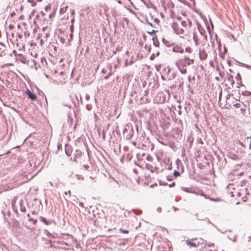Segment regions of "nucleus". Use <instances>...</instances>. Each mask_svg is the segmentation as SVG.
I'll return each mask as SVG.
<instances>
[{
	"label": "nucleus",
	"instance_id": "nucleus-1",
	"mask_svg": "<svg viewBox=\"0 0 251 251\" xmlns=\"http://www.w3.org/2000/svg\"><path fill=\"white\" fill-rule=\"evenodd\" d=\"M192 22L189 20L182 21L180 25L173 23L172 27L174 32L180 37L187 38L190 36L192 30Z\"/></svg>",
	"mask_w": 251,
	"mask_h": 251
},
{
	"label": "nucleus",
	"instance_id": "nucleus-2",
	"mask_svg": "<svg viewBox=\"0 0 251 251\" xmlns=\"http://www.w3.org/2000/svg\"><path fill=\"white\" fill-rule=\"evenodd\" d=\"M194 63V60L193 59H190L187 56H184L179 58V59L176 61V64L181 73L183 74H185L187 73V70L185 67L193 64Z\"/></svg>",
	"mask_w": 251,
	"mask_h": 251
},
{
	"label": "nucleus",
	"instance_id": "nucleus-3",
	"mask_svg": "<svg viewBox=\"0 0 251 251\" xmlns=\"http://www.w3.org/2000/svg\"><path fill=\"white\" fill-rule=\"evenodd\" d=\"M208 54L206 50L204 48L199 49V57L201 61L205 60L207 59Z\"/></svg>",
	"mask_w": 251,
	"mask_h": 251
},
{
	"label": "nucleus",
	"instance_id": "nucleus-4",
	"mask_svg": "<svg viewBox=\"0 0 251 251\" xmlns=\"http://www.w3.org/2000/svg\"><path fill=\"white\" fill-rule=\"evenodd\" d=\"M25 94L27 95L28 98L33 100H35L37 99V96L35 94L31 93L28 89H26L25 92Z\"/></svg>",
	"mask_w": 251,
	"mask_h": 251
},
{
	"label": "nucleus",
	"instance_id": "nucleus-5",
	"mask_svg": "<svg viewBox=\"0 0 251 251\" xmlns=\"http://www.w3.org/2000/svg\"><path fill=\"white\" fill-rule=\"evenodd\" d=\"M173 51L176 53H182L184 51L183 49L179 46H176L173 48Z\"/></svg>",
	"mask_w": 251,
	"mask_h": 251
},
{
	"label": "nucleus",
	"instance_id": "nucleus-6",
	"mask_svg": "<svg viewBox=\"0 0 251 251\" xmlns=\"http://www.w3.org/2000/svg\"><path fill=\"white\" fill-rule=\"evenodd\" d=\"M8 171L6 169H2L0 171V177L3 176L4 177V179H6L8 176H7V173Z\"/></svg>",
	"mask_w": 251,
	"mask_h": 251
},
{
	"label": "nucleus",
	"instance_id": "nucleus-7",
	"mask_svg": "<svg viewBox=\"0 0 251 251\" xmlns=\"http://www.w3.org/2000/svg\"><path fill=\"white\" fill-rule=\"evenodd\" d=\"M193 39L197 46L200 45L201 43L200 42V38L196 34L193 35Z\"/></svg>",
	"mask_w": 251,
	"mask_h": 251
},
{
	"label": "nucleus",
	"instance_id": "nucleus-8",
	"mask_svg": "<svg viewBox=\"0 0 251 251\" xmlns=\"http://www.w3.org/2000/svg\"><path fill=\"white\" fill-rule=\"evenodd\" d=\"M186 244L191 247H197L198 246V244H196L190 240H187L186 241Z\"/></svg>",
	"mask_w": 251,
	"mask_h": 251
},
{
	"label": "nucleus",
	"instance_id": "nucleus-9",
	"mask_svg": "<svg viewBox=\"0 0 251 251\" xmlns=\"http://www.w3.org/2000/svg\"><path fill=\"white\" fill-rule=\"evenodd\" d=\"M40 221L41 222H42L43 223H44L46 225H49V223L47 221V220L44 217H41Z\"/></svg>",
	"mask_w": 251,
	"mask_h": 251
},
{
	"label": "nucleus",
	"instance_id": "nucleus-10",
	"mask_svg": "<svg viewBox=\"0 0 251 251\" xmlns=\"http://www.w3.org/2000/svg\"><path fill=\"white\" fill-rule=\"evenodd\" d=\"M68 8V6H66L64 7H62L61 9H60V13L61 14H63L64 13H65L66 12V10Z\"/></svg>",
	"mask_w": 251,
	"mask_h": 251
},
{
	"label": "nucleus",
	"instance_id": "nucleus-11",
	"mask_svg": "<svg viewBox=\"0 0 251 251\" xmlns=\"http://www.w3.org/2000/svg\"><path fill=\"white\" fill-rule=\"evenodd\" d=\"M119 230L121 233H123L124 234H127L129 233V231L128 230L124 229L123 228H120L119 229Z\"/></svg>",
	"mask_w": 251,
	"mask_h": 251
},
{
	"label": "nucleus",
	"instance_id": "nucleus-12",
	"mask_svg": "<svg viewBox=\"0 0 251 251\" xmlns=\"http://www.w3.org/2000/svg\"><path fill=\"white\" fill-rule=\"evenodd\" d=\"M28 220H29V221L32 222V223H33L34 225H36L37 222V220H36V219H32V218H29Z\"/></svg>",
	"mask_w": 251,
	"mask_h": 251
},
{
	"label": "nucleus",
	"instance_id": "nucleus-13",
	"mask_svg": "<svg viewBox=\"0 0 251 251\" xmlns=\"http://www.w3.org/2000/svg\"><path fill=\"white\" fill-rule=\"evenodd\" d=\"M185 51L187 52L191 53L192 52V49L190 47H187L185 49Z\"/></svg>",
	"mask_w": 251,
	"mask_h": 251
},
{
	"label": "nucleus",
	"instance_id": "nucleus-14",
	"mask_svg": "<svg viewBox=\"0 0 251 251\" xmlns=\"http://www.w3.org/2000/svg\"><path fill=\"white\" fill-rule=\"evenodd\" d=\"M50 4L46 5L45 7V10L46 11H47L48 10H50Z\"/></svg>",
	"mask_w": 251,
	"mask_h": 251
},
{
	"label": "nucleus",
	"instance_id": "nucleus-15",
	"mask_svg": "<svg viewBox=\"0 0 251 251\" xmlns=\"http://www.w3.org/2000/svg\"><path fill=\"white\" fill-rule=\"evenodd\" d=\"M174 175L175 176L177 177L180 175V173L178 172L175 171L174 173Z\"/></svg>",
	"mask_w": 251,
	"mask_h": 251
},
{
	"label": "nucleus",
	"instance_id": "nucleus-16",
	"mask_svg": "<svg viewBox=\"0 0 251 251\" xmlns=\"http://www.w3.org/2000/svg\"><path fill=\"white\" fill-rule=\"evenodd\" d=\"M157 32V31L155 30H152L151 31H148V32L151 34V35H153L156 32Z\"/></svg>",
	"mask_w": 251,
	"mask_h": 251
},
{
	"label": "nucleus",
	"instance_id": "nucleus-17",
	"mask_svg": "<svg viewBox=\"0 0 251 251\" xmlns=\"http://www.w3.org/2000/svg\"><path fill=\"white\" fill-rule=\"evenodd\" d=\"M70 28H71V32H73V30H74V25L73 24H72V25H71Z\"/></svg>",
	"mask_w": 251,
	"mask_h": 251
},
{
	"label": "nucleus",
	"instance_id": "nucleus-18",
	"mask_svg": "<svg viewBox=\"0 0 251 251\" xmlns=\"http://www.w3.org/2000/svg\"><path fill=\"white\" fill-rule=\"evenodd\" d=\"M79 205L81 207H84V204H83V203H82V202H80L79 203Z\"/></svg>",
	"mask_w": 251,
	"mask_h": 251
},
{
	"label": "nucleus",
	"instance_id": "nucleus-19",
	"mask_svg": "<svg viewBox=\"0 0 251 251\" xmlns=\"http://www.w3.org/2000/svg\"><path fill=\"white\" fill-rule=\"evenodd\" d=\"M247 199H248V201H249L250 199L251 200V196L250 195H248ZM250 204L251 205V203H250Z\"/></svg>",
	"mask_w": 251,
	"mask_h": 251
},
{
	"label": "nucleus",
	"instance_id": "nucleus-20",
	"mask_svg": "<svg viewBox=\"0 0 251 251\" xmlns=\"http://www.w3.org/2000/svg\"><path fill=\"white\" fill-rule=\"evenodd\" d=\"M240 104L239 103L236 104L234 106L237 108H239Z\"/></svg>",
	"mask_w": 251,
	"mask_h": 251
},
{
	"label": "nucleus",
	"instance_id": "nucleus-21",
	"mask_svg": "<svg viewBox=\"0 0 251 251\" xmlns=\"http://www.w3.org/2000/svg\"><path fill=\"white\" fill-rule=\"evenodd\" d=\"M41 14L42 16H44L46 15V14L43 11H41Z\"/></svg>",
	"mask_w": 251,
	"mask_h": 251
},
{
	"label": "nucleus",
	"instance_id": "nucleus-22",
	"mask_svg": "<svg viewBox=\"0 0 251 251\" xmlns=\"http://www.w3.org/2000/svg\"><path fill=\"white\" fill-rule=\"evenodd\" d=\"M70 12H71V14H72V16L75 14V12H74V10H71Z\"/></svg>",
	"mask_w": 251,
	"mask_h": 251
},
{
	"label": "nucleus",
	"instance_id": "nucleus-23",
	"mask_svg": "<svg viewBox=\"0 0 251 251\" xmlns=\"http://www.w3.org/2000/svg\"><path fill=\"white\" fill-rule=\"evenodd\" d=\"M74 20H75V19H74V17H73V18L71 19V22H72V24H73L74 22Z\"/></svg>",
	"mask_w": 251,
	"mask_h": 251
},
{
	"label": "nucleus",
	"instance_id": "nucleus-24",
	"mask_svg": "<svg viewBox=\"0 0 251 251\" xmlns=\"http://www.w3.org/2000/svg\"><path fill=\"white\" fill-rule=\"evenodd\" d=\"M164 100H165V99L163 98V99L162 100L158 101V102L162 103L164 101Z\"/></svg>",
	"mask_w": 251,
	"mask_h": 251
},
{
	"label": "nucleus",
	"instance_id": "nucleus-25",
	"mask_svg": "<svg viewBox=\"0 0 251 251\" xmlns=\"http://www.w3.org/2000/svg\"><path fill=\"white\" fill-rule=\"evenodd\" d=\"M70 36L71 38L72 39L73 36V32H71Z\"/></svg>",
	"mask_w": 251,
	"mask_h": 251
},
{
	"label": "nucleus",
	"instance_id": "nucleus-26",
	"mask_svg": "<svg viewBox=\"0 0 251 251\" xmlns=\"http://www.w3.org/2000/svg\"><path fill=\"white\" fill-rule=\"evenodd\" d=\"M250 138L251 139V136H250ZM250 148L251 149V143L250 144Z\"/></svg>",
	"mask_w": 251,
	"mask_h": 251
},
{
	"label": "nucleus",
	"instance_id": "nucleus-27",
	"mask_svg": "<svg viewBox=\"0 0 251 251\" xmlns=\"http://www.w3.org/2000/svg\"><path fill=\"white\" fill-rule=\"evenodd\" d=\"M68 192H69V194L70 195V196H71V191L70 190H69Z\"/></svg>",
	"mask_w": 251,
	"mask_h": 251
},
{
	"label": "nucleus",
	"instance_id": "nucleus-28",
	"mask_svg": "<svg viewBox=\"0 0 251 251\" xmlns=\"http://www.w3.org/2000/svg\"><path fill=\"white\" fill-rule=\"evenodd\" d=\"M65 195H67V192H65Z\"/></svg>",
	"mask_w": 251,
	"mask_h": 251
},
{
	"label": "nucleus",
	"instance_id": "nucleus-29",
	"mask_svg": "<svg viewBox=\"0 0 251 251\" xmlns=\"http://www.w3.org/2000/svg\"><path fill=\"white\" fill-rule=\"evenodd\" d=\"M129 0L130 2V1H131V0Z\"/></svg>",
	"mask_w": 251,
	"mask_h": 251
}]
</instances>
